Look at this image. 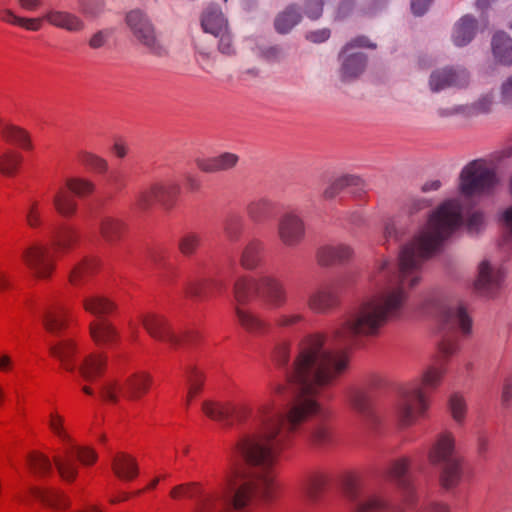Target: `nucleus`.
Segmentation results:
<instances>
[{
  "label": "nucleus",
  "instance_id": "obj_31",
  "mask_svg": "<svg viewBox=\"0 0 512 512\" xmlns=\"http://www.w3.org/2000/svg\"><path fill=\"white\" fill-rule=\"evenodd\" d=\"M276 211V203L268 197L251 200L246 206L248 218L254 223H263L271 219Z\"/></svg>",
  "mask_w": 512,
  "mask_h": 512
},
{
  "label": "nucleus",
  "instance_id": "obj_64",
  "mask_svg": "<svg viewBox=\"0 0 512 512\" xmlns=\"http://www.w3.org/2000/svg\"><path fill=\"white\" fill-rule=\"evenodd\" d=\"M40 203L32 200L26 211V222L31 228H38L42 224Z\"/></svg>",
  "mask_w": 512,
  "mask_h": 512
},
{
  "label": "nucleus",
  "instance_id": "obj_16",
  "mask_svg": "<svg viewBox=\"0 0 512 512\" xmlns=\"http://www.w3.org/2000/svg\"><path fill=\"white\" fill-rule=\"evenodd\" d=\"M354 47L375 48L376 46L371 44L364 36L356 37L344 46L341 53V75L344 80L356 78L364 71L366 66V56L361 52H351Z\"/></svg>",
  "mask_w": 512,
  "mask_h": 512
},
{
  "label": "nucleus",
  "instance_id": "obj_58",
  "mask_svg": "<svg viewBox=\"0 0 512 512\" xmlns=\"http://www.w3.org/2000/svg\"><path fill=\"white\" fill-rule=\"evenodd\" d=\"M218 18L221 19L224 23H227L219 8L214 6L208 7L203 12L201 17V26L204 32L213 35V30L216 27Z\"/></svg>",
  "mask_w": 512,
  "mask_h": 512
},
{
  "label": "nucleus",
  "instance_id": "obj_25",
  "mask_svg": "<svg viewBox=\"0 0 512 512\" xmlns=\"http://www.w3.org/2000/svg\"><path fill=\"white\" fill-rule=\"evenodd\" d=\"M89 332L95 344L102 347L113 346L120 339L118 330L107 319H96L90 322Z\"/></svg>",
  "mask_w": 512,
  "mask_h": 512
},
{
  "label": "nucleus",
  "instance_id": "obj_21",
  "mask_svg": "<svg viewBox=\"0 0 512 512\" xmlns=\"http://www.w3.org/2000/svg\"><path fill=\"white\" fill-rule=\"evenodd\" d=\"M44 18L49 25L71 34H80L86 29L85 20L68 10L50 7L45 11Z\"/></svg>",
  "mask_w": 512,
  "mask_h": 512
},
{
  "label": "nucleus",
  "instance_id": "obj_37",
  "mask_svg": "<svg viewBox=\"0 0 512 512\" xmlns=\"http://www.w3.org/2000/svg\"><path fill=\"white\" fill-rule=\"evenodd\" d=\"M82 302L84 310L96 316L97 319H105L106 315L115 310V304L102 295L86 296Z\"/></svg>",
  "mask_w": 512,
  "mask_h": 512
},
{
  "label": "nucleus",
  "instance_id": "obj_2",
  "mask_svg": "<svg viewBox=\"0 0 512 512\" xmlns=\"http://www.w3.org/2000/svg\"><path fill=\"white\" fill-rule=\"evenodd\" d=\"M274 361L279 366H287L286 383L272 386V394L260 403L253 419L254 430L247 434H260V410L269 406L281 430H288L290 415L297 408L300 416L294 430L289 431V444L292 436L301 425L316 415L322 408L315 399L322 391L333 386L349 369L350 357L345 348L336 347L328 334L313 332L305 335L298 343L297 352L290 366L291 342L281 341L274 350Z\"/></svg>",
  "mask_w": 512,
  "mask_h": 512
},
{
  "label": "nucleus",
  "instance_id": "obj_53",
  "mask_svg": "<svg viewBox=\"0 0 512 512\" xmlns=\"http://www.w3.org/2000/svg\"><path fill=\"white\" fill-rule=\"evenodd\" d=\"M22 162V156L15 151H5L0 155V172L5 176H13Z\"/></svg>",
  "mask_w": 512,
  "mask_h": 512
},
{
  "label": "nucleus",
  "instance_id": "obj_19",
  "mask_svg": "<svg viewBox=\"0 0 512 512\" xmlns=\"http://www.w3.org/2000/svg\"><path fill=\"white\" fill-rule=\"evenodd\" d=\"M347 497L354 505V512H382L390 509L388 500L382 494L361 492L354 484L348 487Z\"/></svg>",
  "mask_w": 512,
  "mask_h": 512
},
{
  "label": "nucleus",
  "instance_id": "obj_47",
  "mask_svg": "<svg viewBox=\"0 0 512 512\" xmlns=\"http://www.w3.org/2000/svg\"><path fill=\"white\" fill-rule=\"evenodd\" d=\"M65 186L74 197L79 198L87 197L95 191V184L91 180L82 177L67 178Z\"/></svg>",
  "mask_w": 512,
  "mask_h": 512
},
{
  "label": "nucleus",
  "instance_id": "obj_45",
  "mask_svg": "<svg viewBox=\"0 0 512 512\" xmlns=\"http://www.w3.org/2000/svg\"><path fill=\"white\" fill-rule=\"evenodd\" d=\"M154 186L157 203H159L164 209H171L180 192V186L174 183H154Z\"/></svg>",
  "mask_w": 512,
  "mask_h": 512
},
{
  "label": "nucleus",
  "instance_id": "obj_54",
  "mask_svg": "<svg viewBox=\"0 0 512 512\" xmlns=\"http://www.w3.org/2000/svg\"><path fill=\"white\" fill-rule=\"evenodd\" d=\"M82 15L87 19H98L103 15L106 7L105 0H78Z\"/></svg>",
  "mask_w": 512,
  "mask_h": 512
},
{
  "label": "nucleus",
  "instance_id": "obj_3",
  "mask_svg": "<svg viewBox=\"0 0 512 512\" xmlns=\"http://www.w3.org/2000/svg\"><path fill=\"white\" fill-rule=\"evenodd\" d=\"M446 374L445 363L429 366L422 374L421 385H414L402 390L396 406V417L403 427H409L424 418L429 408L427 391L435 390Z\"/></svg>",
  "mask_w": 512,
  "mask_h": 512
},
{
  "label": "nucleus",
  "instance_id": "obj_35",
  "mask_svg": "<svg viewBox=\"0 0 512 512\" xmlns=\"http://www.w3.org/2000/svg\"><path fill=\"white\" fill-rule=\"evenodd\" d=\"M111 467L114 474L121 480L132 481L138 476L136 460L126 453L116 454L112 459Z\"/></svg>",
  "mask_w": 512,
  "mask_h": 512
},
{
  "label": "nucleus",
  "instance_id": "obj_33",
  "mask_svg": "<svg viewBox=\"0 0 512 512\" xmlns=\"http://www.w3.org/2000/svg\"><path fill=\"white\" fill-rule=\"evenodd\" d=\"M305 438L314 447L326 448L333 441V429L326 420L322 419L308 428Z\"/></svg>",
  "mask_w": 512,
  "mask_h": 512
},
{
  "label": "nucleus",
  "instance_id": "obj_30",
  "mask_svg": "<svg viewBox=\"0 0 512 512\" xmlns=\"http://www.w3.org/2000/svg\"><path fill=\"white\" fill-rule=\"evenodd\" d=\"M493 102V96L491 94H486L480 97L471 105H459L450 109H439L438 114L441 117H447L456 114L475 116L490 112Z\"/></svg>",
  "mask_w": 512,
  "mask_h": 512
},
{
  "label": "nucleus",
  "instance_id": "obj_28",
  "mask_svg": "<svg viewBox=\"0 0 512 512\" xmlns=\"http://www.w3.org/2000/svg\"><path fill=\"white\" fill-rule=\"evenodd\" d=\"M68 308L62 304H52L43 313L42 323L51 334L58 335L67 326Z\"/></svg>",
  "mask_w": 512,
  "mask_h": 512
},
{
  "label": "nucleus",
  "instance_id": "obj_27",
  "mask_svg": "<svg viewBox=\"0 0 512 512\" xmlns=\"http://www.w3.org/2000/svg\"><path fill=\"white\" fill-rule=\"evenodd\" d=\"M225 288V283L217 279H191L187 282L185 292L188 297L197 300H206L214 292H221Z\"/></svg>",
  "mask_w": 512,
  "mask_h": 512
},
{
  "label": "nucleus",
  "instance_id": "obj_15",
  "mask_svg": "<svg viewBox=\"0 0 512 512\" xmlns=\"http://www.w3.org/2000/svg\"><path fill=\"white\" fill-rule=\"evenodd\" d=\"M23 261L38 279L51 277L56 267L54 254L50 248L42 244H33L22 253Z\"/></svg>",
  "mask_w": 512,
  "mask_h": 512
},
{
  "label": "nucleus",
  "instance_id": "obj_22",
  "mask_svg": "<svg viewBox=\"0 0 512 512\" xmlns=\"http://www.w3.org/2000/svg\"><path fill=\"white\" fill-rule=\"evenodd\" d=\"M354 255V250L351 246L344 243L327 244L318 248L316 252V259L321 266H331L336 264H343Z\"/></svg>",
  "mask_w": 512,
  "mask_h": 512
},
{
  "label": "nucleus",
  "instance_id": "obj_39",
  "mask_svg": "<svg viewBox=\"0 0 512 512\" xmlns=\"http://www.w3.org/2000/svg\"><path fill=\"white\" fill-rule=\"evenodd\" d=\"M55 210L63 217H72L75 215L78 204L75 197L67 188H59L52 198Z\"/></svg>",
  "mask_w": 512,
  "mask_h": 512
},
{
  "label": "nucleus",
  "instance_id": "obj_9",
  "mask_svg": "<svg viewBox=\"0 0 512 512\" xmlns=\"http://www.w3.org/2000/svg\"><path fill=\"white\" fill-rule=\"evenodd\" d=\"M234 469L233 467L229 468L219 482L218 487L210 492H205L200 482H188L175 486L170 492V497L174 500L198 497L204 506L209 505L213 501L225 497L233 489L235 481Z\"/></svg>",
  "mask_w": 512,
  "mask_h": 512
},
{
  "label": "nucleus",
  "instance_id": "obj_56",
  "mask_svg": "<svg viewBox=\"0 0 512 512\" xmlns=\"http://www.w3.org/2000/svg\"><path fill=\"white\" fill-rule=\"evenodd\" d=\"M29 468L39 475H46L51 472L52 464L49 458L39 452H32L27 458Z\"/></svg>",
  "mask_w": 512,
  "mask_h": 512
},
{
  "label": "nucleus",
  "instance_id": "obj_48",
  "mask_svg": "<svg viewBox=\"0 0 512 512\" xmlns=\"http://www.w3.org/2000/svg\"><path fill=\"white\" fill-rule=\"evenodd\" d=\"M348 402L350 407L363 417L371 416V401L366 392L353 390L349 393Z\"/></svg>",
  "mask_w": 512,
  "mask_h": 512
},
{
  "label": "nucleus",
  "instance_id": "obj_44",
  "mask_svg": "<svg viewBox=\"0 0 512 512\" xmlns=\"http://www.w3.org/2000/svg\"><path fill=\"white\" fill-rule=\"evenodd\" d=\"M305 315L300 310H286L278 313L274 320V326L280 330H293L304 323Z\"/></svg>",
  "mask_w": 512,
  "mask_h": 512
},
{
  "label": "nucleus",
  "instance_id": "obj_63",
  "mask_svg": "<svg viewBox=\"0 0 512 512\" xmlns=\"http://www.w3.org/2000/svg\"><path fill=\"white\" fill-rule=\"evenodd\" d=\"M111 37L109 29H99L93 32L87 39V45L91 50H99L107 46Z\"/></svg>",
  "mask_w": 512,
  "mask_h": 512
},
{
  "label": "nucleus",
  "instance_id": "obj_55",
  "mask_svg": "<svg viewBox=\"0 0 512 512\" xmlns=\"http://www.w3.org/2000/svg\"><path fill=\"white\" fill-rule=\"evenodd\" d=\"M77 242V233L70 227L60 229L54 236V246L56 249L66 252L69 251Z\"/></svg>",
  "mask_w": 512,
  "mask_h": 512
},
{
  "label": "nucleus",
  "instance_id": "obj_4",
  "mask_svg": "<svg viewBox=\"0 0 512 512\" xmlns=\"http://www.w3.org/2000/svg\"><path fill=\"white\" fill-rule=\"evenodd\" d=\"M233 296L235 306L247 307L254 298L260 297L273 309L283 307L288 299L284 283L272 274L239 276L233 285Z\"/></svg>",
  "mask_w": 512,
  "mask_h": 512
},
{
  "label": "nucleus",
  "instance_id": "obj_7",
  "mask_svg": "<svg viewBox=\"0 0 512 512\" xmlns=\"http://www.w3.org/2000/svg\"><path fill=\"white\" fill-rule=\"evenodd\" d=\"M499 183L495 167L483 159L468 163L460 174V191L465 196L487 195Z\"/></svg>",
  "mask_w": 512,
  "mask_h": 512
},
{
  "label": "nucleus",
  "instance_id": "obj_38",
  "mask_svg": "<svg viewBox=\"0 0 512 512\" xmlns=\"http://www.w3.org/2000/svg\"><path fill=\"white\" fill-rule=\"evenodd\" d=\"M99 262L95 258H86L73 267L69 282L74 286L84 285L98 270Z\"/></svg>",
  "mask_w": 512,
  "mask_h": 512
},
{
  "label": "nucleus",
  "instance_id": "obj_8",
  "mask_svg": "<svg viewBox=\"0 0 512 512\" xmlns=\"http://www.w3.org/2000/svg\"><path fill=\"white\" fill-rule=\"evenodd\" d=\"M440 318L442 329L447 330V334L443 336L439 343V353L442 357L441 363L446 364L447 360L459 350L457 336L449 332L460 330L463 334H469L471 331V319L465 308L461 305L442 307Z\"/></svg>",
  "mask_w": 512,
  "mask_h": 512
},
{
  "label": "nucleus",
  "instance_id": "obj_20",
  "mask_svg": "<svg viewBox=\"0 0 512 512\" xmlns=\"http://www.w3.org/2000/svg\"><path fill=\"white\" fill-rule=\"evenodd\" d=\"M338 285L325 284L314 290L307 299V307L316 314H328L339 306Z\"/></svg>",
  "mask_w": 512,
  "mask_h": 512
},
{
  "label": "nucleus",
  "instance_id": "obj_32",
  "mask_svg": "<svg viewBox=\"0 0 512 512\" xmlns=\"http://www.w3.org/2000/svg\"><path fill=\"white\" fill-rule=\"evenodd\" d=\"M127 224L119 217L105 215L100 219L99 231L102 238L109 244H116L119 242L125 231Z\"/></svg>",
  "mask_w": 512,
  "mask_h": 512
},
{
  "label": "nucleus",
  "instance_id": "obj_29",
  "mask_svg": "<svg viewBox=\"0 0 512 512\" xmlns=\"http://www.w3.org/2000/svg\"><path fill=\"white\" fill-rule=\"evenodd\" d=\"M265 244L258 238L250 239L242 248L239 263L245 270H255L263 262Z\"/></svg>",
  "mask_w": 512,
  "mask_h": 512
},
{
  "label": "nucleus",
  "instance_id": "obj_12",
  "mask_svg": "<svg viewBox=\"0 0 512 512\" xmlns=\"http://www.w3.org/2000/svg\"><path fill=\"white\" fill-rule=\"evenodd\" d=\"M139 320L152 338L165 342L172 348L188 345L197 336V333L194 331H186L182 335L176 334L171 329L165 316L157 313L147 312L141 314Z\"/></svg>",
  "mask_w": 512,
  "mask_h": 512
},
{
  "label": "nucleus",
  "instance_id": "obj_59",
  "mask_svg": "<svg viewBox=\"0 0 512 512\" xmlns=\"http://www.w3.org/2000/svg\"><path fill=\"white\" fill-rule=\"evenodd\" d=\"M449 410L454 421L462 423L466 416L467 406L464 397L459 393H454L449 398Z\"/></svg>",
  "mask_w": 512,
  "mask_h": 512
},
{
  "label": "nucleus",
  "instance_id": "obj_13",
  "mask_svg": "<svg viewBox=\"0 0 512 512\" xmlns=\"http://www.w3.org/2000/svg\"><path fill=\"white\" fill-rule=\"evenodd\" d=\"M202 411L210 419L220 422L225 426H232L234 422H245L249 418L252 408L244 400H207L202 404Z\"/></svg>",
  "mask_w": 512,
  "mask_h": 512
},
{
  "label": "nucleus",
  "instance_id": "obj_1",
  "mask_svg": "<svg viewBox=\"0 0 512 512\" xmlns=\"http://www.w3.org/2000/svg\"><path fill=\"white\" fill-rule=\"evenodd\" d=\"M462 224V207L449 200L429 217L427 225L399 253L397 268L387 258L375 264V291L365 297L329 336L335 346H345L358 337H375L404 312L408 293L421 282L423 262Z\"/></svg>",
  "mask_w": 512,
  "mask_h": 512
},
{
  "label": "nucleus",
  "instance_id": "obj_57",
  "mask_svg": "<svg viewBox=\"0 0 512 512\" xmlns=\"http://www.w3.org/2000/svg\"><path fill=\"white\" fill-rule=\"evenodd\" d=\"M78 159L81 164L96 173H105L108 170V162L96 154L83 151L79 153Z\"/></svg>",
  "mask_w": 512,
  "mask_h": 512
},
{
  "label": "nucleus",
  "instance_id": "obj_18",
  "mask_svg": "<svg viewBox=\"0 0 512 512\" xmlns=\"http://www.w3.org/2000/svg\"><path fill=\"white\" fill-rule=\"evenodd\" d=\"M470 81L469 73L461 67H443L432 71L429 77V88L437 93L448 88H465Z\"/></svg>",
  "mask_w": 512,
  "mask_h": 512
},
{
  "label": "nucleus",
  "instance_id": "obj_52",
  "mask_svg": "<svg viewBox=\"0 0 512 512\" xmlns=\"http://www.w3.org/2000/svg\"><path fill=\"white\" fill-rule=\"evenodd\" d=\"M216 27L213 30V36L219 38L218 48L223 54L230 55L233 53L232 38L228 29V24L218 18Z\"/></svg>",
  "mask_w": 512,
  "mask_h": 512
},
{
  "label": "nucleus",
  "instance_id": "obj_10",
  "mask_svg": "<svg viewBox=\"0 0 512 512\" xmlns=\"http://www.w3.org/2000/svg\"><path fill=\"white\" fill-rule=\"evenodd\" d=\"M410 467V460L402 457L390 462L386 468V475L393 480L398 487L401 495V503L391 508V512H412L416 502L417 496L408 470Z\"/></svg>",
  "mask_w": 512,
  "mask_h": 512
},
{
  "label": "nucleus",
  "instance_id": "obj_5",
  "mask_svg": "<svg viewBox=\"0 0 512 512\" xmlns=\"http://www.w3.org/2000/svg\"><path fill=\"white\" fill-rule=\"evenodd\" d=\"M428 460L440 468L439 481L445 489L456 487L463 476L460 458L457 456L455 436L451 431L438 433L428 450Z\"/></svg>",
  "mask_w": 512,
  "mask_h": 512
},
{
  "label": "nucleus",
  "instance_id": "obj_34",
  "mask_svg": "<svg viewBox=\"0 0 512 512\" xmlns=\"http://www.w3.org/2000/svg\"><path fill=\"white\" fill-rule=\"evenodd\" d=\"M107 364V356L104 353H92L84 358L78 370L86 381H95L100 377Z\"/></svg>",
  "mask_w": 512,
  "mask_h": 512
},
{
  "label": "nucleus",
  "instance_id": "obj_41",
  "mask_svg": "<svg viewBox=\"0 0 512 512\" xmlns=\"http://www.w3.org/2000/svg\"><path fill=\"white\" fill-rule=\"evenodd\" d=\"M494 57L503 64H512V39L504 32H497L492 38Z\"/></svg>",
  "mask_w": 512,
  "mask_h": 512
},
{
  "label": "nucleus",
  "instance_id": "obj_26",
  "mask_svg": "<svg viewBox=\"0 0 512 512\" xmlns=\"http://www.w3.org/2000/svg\"><path fill=\"white\" fill-rule=\"evenodd\" d=\"M238 161L239 156L237 154L224 152L213 157L197 158L195 164L200 171L213 174L233 169Z\"/></svg>",
  "mask_w": 512,
  "mask_h": 512
},
{
  "label": "nucleus",
  "instance_id": "obj_62",
  "mask_svg": "<svg viewBox=\"0 0 512 512\" xmlns=\"http://www.w3.org/2000/svg\"><path fill=\"white\" fill-rule=\"evenodd\" d=\"M204 383V377L201 372L195 368H191L188 375L189 390L187 394L186 404L189 405L191 400L201 391Z\"/></svg>",
  "mask_w": 512,
  "mask_h": 512
},
{
  "label": "nucleus",
  "instance_id": "obj_6",
  "mask_svg": "<svg viewBox=\"0 0 512 512\" xmlns=\"http://www.w3.org/2000/svg\"><path fill=\"white\" fill-rule=\"evenodd\" d=\"M152 384V377L144 371L134 372L122 380L107 379L100 387L103 401L117 404L123 398L127 401H139L148 393Z\"/></svg>",
  "mask_w": 512,
  "mask_h": 512
},
{
  "label": "nucleus",
  "instance_id": "obj_49",
  "mask_svg": "<svg viewBox=\"0 0 512 512\" xmlns=\"http://www.w3.org/2000/svg\"><path fill=\"white\" fill-rule=\"evenodd\" d=\"M359 178L352 175H344L334 179L323 191V197L331 200L341 193L346 187L357 185Z\"/></svg>",
  "mask_w": 512,
  "mask_h": 512
},
{
  "label": "nucleus",
  "instance_id": "obj_36",
  "mask_svg": "<svg viewBox=\"0 0 512 512\" xmlns=\"http://www.w3.org/2000/svg\"><path fill=\"white\" fill-rule=\"evenodd\" d=\"M50 353L61 362L67 371L72 372L76 369L74 356L77 353V347L72 340H62L52 345Z\"/></svg>",
  "mask_w": 512,
  "mask_h": 512
},
{
  "label": "nucleus",
  "instance_id": "obj_40",
  "mask_svg": "<svg viewBox=\"0 0 512 512\" xmlns=\"http://www.w3.org/2000/svg\"><path fill=\"white\" fill-rule=\"evenodd\" d=\"M477 21L470 16H464L455 25L453 32V41L455 45L462 47L467 45L475 36Z\"/></svg>",
  "mask_w": 512,
  "mask_h": 512
},
{
  "label": "nucleus",
  "instance_id": "obj_17",
  "mask_svg": "<svg viewBox=\"0 0 512 512\" xmlns=\"http://www.w3.org/2000/svg\"><path fill=\"white\" fill-rule=\"evenodd\" d=\"M305 223L302 217L293 212L283 213L277 222V237L287 248L297 247L305 238Z\"/></svg>",
  "mask_w": 512,
  "mask_h": 512
},
{
  "label": "nucleus",
  "instance_id": "obj_46",
  "mask_svg": "<svg viewBox=\"0 0 512 512\" xmlns=\"http://www.w3.org/2000/svg\"><path fill=\"white\" fill-rule=\"evenodd\" d=\"M1 134L3 138L9 143L17 145L23 149L32 148L29 133L20 127L14 125H5L1 130Z\"/></svg>",
  "mask_w": 512,
  "mask_h": 512
},
{
  "label": "nucleus",
  "instance_id": "obj_51",
  "mask_svg": "<svg viewBox=\"0 0 512 512\" xmlns=\"http://www.w3.org/2000/svg\"><path fill=\"white\" fill-rule=\"evenodd\" d=\"M224 233L231 242H237L244 230V220L240 215L230 214L225 218L223 225Z\"/></svg>",
  "mask_w": 512,
  "mask_h": 512
},
{
  "label": "nucleus",
  "instance_id": "obj_14",
  "mask_svg": "<svg viewBox=\"0 0 512 512\" xmlns=\"http://www.w3.org/2000/svg\"><path fill=\"white\" fill-rule=\"evenodd\" d=\"M74 457H77L84 465H91L97 460V454L93 449L78 446L72 441V444L65 448L63 456H54V463L59 475L68 482L73 481L78 473Z\"/></svg>",
  "mask_w": 512,
  "mask_h": 512
},
{
  "label": "nucleus",
  "instance_id": "obj_42",
  "mask_svg": "<svg viewBox=\"0 0 512 512\" xmlns=\"http://www.w3.org/2000/svg\"><path fill=\"white\" fill-rule=\"evenodd\" d=\"M31 494L42 503L56 508L65 509L69 506L68 498L59 491L56 490H44L40 488H31Z\"/></svg>",
  "mask_w": 512,
  "mask_h": 512
},
{
  "label": "nucleus",
  "instance_id": "obj_23",
  "mask_svg": "<svg viewBox=\"0 0 512 512\" xmlns=\"http://www.w3.org/2000/svg\"><path fill=\"white\" fill-rule=\"evenodd\" d=\"M502 279V272L493 267L487 260H484L478 267V277L475 282V288L480 293L491 295L500 287Z\"/></svg>",
  "mask_w": 512,
  "mask_h": 512
},
{
  "label": "nucleus",
  "instance_id": "obj_11",
  "mask_svg": "<svg viewBox=\"0 0 512 512\" xmlns=\"http://www.w3.org/2000/svg\"><path fill=\"white\" fill-rule=\"evenodd\" d=\"M125 23L134 39L156 55L166 53L165 47L157 37L155 27L148 15L141 9H132L126 13Z\"/></svg>",
  "mask_w": 512,
  "mask_h": 512
},
{
  "label": "nucleus",
  "instance_id": "obj_60",
  "mask_svg": "<svg viewBox=\"0 0 512 512\" xmlns=\"http://www.w3.org/2000/svg\"><path fill=\"white\" fill-rule=\"evenodd\" d=\"M64 418L57 412L53 411L49 415V427L52 432L63 441L66 446L72 444V437L64 429Z\"/></svg>",
  "mask_w": 512,
  "mask_h": 512
},
{
  "label": "nucleus",
  "instance_id": "obj_24",
  "mask_svg": "<svg viewBox=\"0 0 512 512\" xmlns=\"http://www.w3.org/2000/svg\"><path fill=\"white\" fill-rule=\"evenodd\" d=\"M234 312L238 324L249 334L260 336L268 332L269 324L252 309L235 306Z\"/></svg>",
  "mask_w": 512,
  "mask_h": 512
},
{
  "label": "nucleus",
  "instance_id": "obj_61",
  "mask_svg": "<svg viewBox=\"0 0 512 512\" xmlns=\"http://www.w3.org/2000/svg\"><path fill=\"white\" fill-rule=\"evenodd\" d=\"M154 203H157L154 183L137 192L135 204L139 209L147 210L152 207Z\"/></svg>",
  "mask_w": 512,
  "mask_h": 512
},
{
  "label": "nucleus",
  "instance_id": "obj_43",
  "mask_svg": "<svg viewBox=\"0 0 512 512\" xmlns=\"http://www.w3.org/2000/svg\"><path fill=\"white\" fill-rule=\"evenodd\" d=\"M301 19L299 9L294 6H288L283 12L275 18V29L280 34L288 33Z\"/></svg>",
  "mask_w": 512,
  "mask_h": 512
},
{
  "label": "nucleus",
  "instance_id": "obj_50",
  "mask_svg": "<svg viewBox=\"0 0 512 512\" xmlns=\"http://www.w3.org/2000/svg\"><path fill=\"white\" fill-rule=\"evenodd\" d=\"M202 243V237L199 233L188 231L184 233L178 241V249L184 256L194 255Z\"/></svg>",
  "mask_w": 512,
  "mask_h": 512
}]
</instances>
